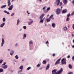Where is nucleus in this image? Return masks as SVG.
I'll list each match as a JSON object with an SVG mask.
<instances>
[{
  "label": "nucleus",
  "mask_w": 74,
  "mask_h": 74,
  "mask_svg": "<svg viewBox=\"0 0 74 74\" xmlns=\"http://www.w3.org/2000/svg\"><path fill=\"white\" fill-rule=\"evenodd\" d=\"M15 58L16 59H18V58H19V57L18 56V55H16L15 56Z\"/></svg>",
  "instance_id": "29"
},
{
  "label": "nucleus",
  "mask_w": 74,
  "mask_h": 74,
  "mask_svg": "<svg viewBox=\"0 0 74 74\" xmlns=\"http://www.w3.org/2000/svg\"><path fill=\"white\" fill-rule=\"evenodd\" d=\"M52 27L55 28V24L54 23H53L52 25Z\"/></svg>",
  "instance_id": "18"
},
{
  "label": "nucleus",
  "mask_w": 74,
  "mask_h": 74,
  "mask_svg": "<svg viewBox=\"0 0 74 74\" xmlns=\"http://www.w3.org/2000/svg\"><path fill=\"white\" fill-rule=\"evenodd\" d=\"M4 39L3 38H2V42L1 45V47H3V45H4Z\"/></svg>",
  "instance_id": "10"
},
{
  "label": "nucleus",
  "mask_w": 74,
  "mask_h": 74,
  "mask_svg": "<svg viewBox=\"0 0 74 74\" xmlns=\"http://www.w3.org/2000/svg\"><path fill=\"white\" fill-rule=\"evenodd\" d=\"M63 68H61L59 70V71H58L56 72V74H61L62 72H63Z\"/></svg>",
  "instance_id": "5"
},
{
  "label": "nucleus",
  "mask_w": 74,
  "mask_h": 74,
  "mask_svg": "<svg viewBox=\"0 0 74 74\" xmlns=\"http://www.w3.org/2000/svg\"><path fill=\"white\" fill-rule=\"evenodd\" d=\"M72 3L73 4H74V0L72 1Z\"/></svg>",
  "instance_id": "47"
},
{
  "label": "nucleus",
  "mask_w": 74,
  "mask_h": 74,
  "mask_svg": "<svg viewBox=\"0 0 74 74\" xmlns=\"http://www.w3.org/2000/svg\"><path fill=\"white\" fill-rule=\"evenodd\" d=\"M29 44H33V42H32V41H31L29 42Z\"/></svg>",
  "instance_id": "34"
},
{
  "label": "nucleus",
  "mask_w": 74,
  "mask_h": 74,
  "mask_svg": "<svg viewBox=\"0 0 74 74\" xmlns=\"http://www.w3.org/2000/svg\"><path fill=\"white\" fill-rule=\"evenodd\" d=\"M3 22H5V18L4 17L3 18Z\"/></svg>",
  "instance_id": "28"
},
{
  "label": "nucleus",
  "mask_w": 74,
  "mask_h": 74,
  "mask_svg": "<svg viewBox=\"0 0 74 74\" xmlns=\"http://www.w3.org/2000/svg\"><path fill=\"white\" fill-rule=\"evenodd\" d=\"M61 8H63V7L61 6Z\"/></svg>",
  "instance_id": "62"
},
{
  "label": "nucleus",
  "mask_w": 74,
  "mask_h": 74,
  "mask_svg": "<svg viewBox=\"0 0 74 74\" xmlns=\"http://www.w3.org/2000/svg\"><path fill=\"white\" fill-rule=\"evenodd\" d=\"M45 15V14H43L40 16L39 19L40 20H41L40 21V23H43V22H44V20H42V19L43 18Z\"/></svg>",
  "instance_id": "1"
},
{
  "label": "nucleus",
  "mask_w": 74,
  "mask_h": 74,
  "mask_svg": "<svg viewBox=\"0 0 74 74\" xmlns=\"http://www.w3.org/2000/svg\"><path fill=\"white\" fill-rule=\"evenodd\" d=\"M4 12H5V13H6L7 14H8V15H9L10 14V13L9 12L7 11L6 10H4Z\"/></svg>",
  "instance_id": "21"
},
{
  "label": "nucleus",
  "mask_w": 74,
  "mask_h": 74,
  "mask_svg": "<svg viewBox=\"0 0 74 74\" xmlns=\"http://www.w3.org/2000/svg\"><path fill=\"white\" fill-rule=\"evenodd\" d=\"M3 71V69H0V72H2Z\"/></svg>",
  "instance_id": "32"
},
{
  "label": "nucleus",
  "mask_w": 74,
  "mask_h": 74,
  "mask_svg": "<svg viewBox=\"0 0 74 74\" xmlns=\"http://www.w3.org/2000/svg\"><path fill=\"white\" fill-rule=\"evenodd\" d=\"M43 10H45V7H44L43 8Z\"/></svg>",
  "instance_id": "49"
},
{
  "label": "nucleus",
  "mask_w": 74,
  "mask_h": 74,
  "mask_svg": "<svg viewBox=\"0 0 74 74\" xmlns=\"http://www.w3.org/2000/svg\"><path fill=\"white\" fill-rule=\"evenodd\" d=\"M50 8H47V11H49V10H50Z\"/></svg>",
  "instance_id": "37"
},
{
  "label": "nucleus",
  "mask_w": 74,
  "mask_h": 74,
  "mask_svg": "<svg viewBox=\"0 0 74 74\" xmlns=\"http://www.w3.org/2000/svg\"><path fill=\"white\" fill-rule=\"evenodd\" d=\"M2 62H3V60H0V63H1Z\"/></svg>",
  "instance_id": "42"
},
{
  "label": "nucleus",
  "mask_w": 74,
  "mask_h": 74,
  "mask_svg": "<svg viewBox=\"0 0 74 74\" xmlns=\"http://www.w3.org/2000/svg\"><path fill=\"white\" fill-rule=\"evenodd\" d=\"M31 21L29 22L28 23V25H31L32 24V22H33V21L32 20H31Z\"/></svg>",
  "instance_id": "13"
},
{
  "label": "nucleus",
  "mask_w": 74,
  "mask_h": 74,
  "mask_svg": "<svg viewBox=\"0 0 74 74\" xmlns=\"http://www.w3.org/2000/svg\"><path fill=\"white\" fill-rule=\"evenodd\" d=\"M23 61V60H22V61Z\"/></svg>",
  "instance_id": "64"
},
{
  "label": "nucleus",
  "mask_w": 74,
  "mask_h": 74,
  "mask_svg": "<svg viewBox=\"0 0 74 74\" xmlns=\"http://www.w3.org/2000/svg\"><path fill=\"white\" fill-rule=\"evenodd\" d=\"M28 15H29V14H30V13L29 12L28 13Z\"/></svg>",
  "instance_id": "59"
},
{
  "label": "nucleus",
  "mask_w": 74,
  "mask_h": 74,
  "mask_svg": "<svg viewBox=\"0 0 74 74\" xmlns=\"http://www.w3.org/2000/svg\"><path fill=\"white\" fill-rule=\"evenodd\" d=\"M69 20V17H67V19H66V21H68Z\"/></svg>",
  "instance_id": "39"
},
{
  "label": "nucleus",
  "mask_w": 74,
  "mask_h": 74,
  "mask_svg": "<svg viewBox=\"0 0 74 74\" xmlns=\"http://www.w3.org/2000/svg\"><path fill=\"white\" fill-rule=\"evenodd\" d=\"M55 56V54H53V56Z\"/></svg>",
  "instance_id": "50"
},
{
  "label": "nucleus",
  "mask_w": 74,
  "mask_h": 74,
  "mask_svg": "<svg viewBox=\"0 0 74 74\" xmlns=\"http://www.w3.org/2000/svg\"><path fill=\"white\" fill-rule=\"evenodd\" d=\"M42 63L44 64H46V63H47V62L45 60H43L42 62Z\"/></svg>",
  "instance_id": "25"
},
{
  "label": "nucleus",
  "mask_w": 74,
  "mask_h": 74,
  "mask_svg": "<svg viewBox=\"0 0 74 74\" xmlns=\"http://www.w3.org/2000/svg\"><path fill=\"white\" fill-rule=\"evenodd\" d=\"M23 28L24 29H26V26H24L23 27Z\"/></svg>",
  "instance_id": "35"
},
{
  "label": "nucleus",
  "mask_w": 74,
  "mask_h": 74,
  "mask_svg": "<svg viewBox=\"0 0 74 74\" xmlns=\"http://www.w3.org/2000/svg\"><path fill=\"white\" fill-rule=\"evenodd\" d=\"M45 18H43V21H44V20H45Z\"/></svg>",
  "instance_id": "61"
},
{
  "label": "nucleus",
  "mask_w": 74,
  "mask_h": 74,
  "mask_svg": "<svg viewBox=\"0 0 74 74\" xmlns=\"http://www.w3.org/2000/svg\"><path fill=\"white\" fill-rule=\"evenodd\" d=\"M23 66H21L20 67L19 69H21V71H20V72H21V71H22V70L23 69Z\"/></svg>",
  "instance_id": "14"
},
{
  "label": "nucleus",
  "mask_w": 74,
  "mask_h": 74,
  "mask_svg": "<svg viewBox=\"0 0 74 74\" xmlns=\"http://www.w3.org/2000/svg\"><path fill=\"white\" fill-rule=\"evenodd\" d=\"M64 31H67V28L66 26L64 27Z\"/></svg>",
  "instance_id": "16"
},
{
  "label": "nucleus",
  "mask_w": 74,
  "mask_h": 74,
  "mask_svg": "<svg viewBox=\"0 0 74 74\" xmlns=\"http://www.w3.org/2000/svg\"><path fill=\"white\" fill-rule=\"evenodd\" d=\"M12 8H13V5H12L10 8H8L9 10H12Z\"/></svg>",
  "instance_id": "11"
},
{
  "label": "nucleus",
  "mask_w": 74,
  "mask_h": 74,
  "mask_svg": "<svg viewBox=\"0 0 74 74\" xmlns=\"http://www.w3.org/2000/svg\"><path fill=\"white\" fill-rule=\"evenodd\" d=\"M23 61V60H22V61Z\"/></svg>",
  "instance_id": "63"
},
{
  "label": "nucleus",
  "mask_w": 74,
  "mask_h": 74,
  "mask_svg": "<svg viewBox=\"0 0 74 74\" xmlns=\"http://www.w3.org/2000/svg\"><path fill=\"white\" fill-rule=\"evenodd\" d=\"M49 42H48V41H47L46 42V44H48Z\"/></svg>",
  "instance_id": "44"
},
{
  "label": "nucleus",
  "mask_w": 74,
  "mask_h": 74,
  "mask_svg": "<svg viewBox=\"0 0 74 74\" xmlns=\"http://www.w3.org/2000/svg\"><path fill=\"white\" fill-rule=\"evenodd\" d=\"M62 64H66V59L65 58H63L61 60Z\"/></svg>",
  "instance_id": "2"
},
{
  "label": "nucleus",
  "mask_w": 74,
  "mask_h": 74,
  "mask_svg": "<svg viewBox=\"0 0 74 74\" xmlns=\"http://www.w3.org/2000/svg\"><path fill=\"white\" fill-rule=\"evenodd\" d=\"M4 25H5V23H3L0 25V27H3L4 26Z\"/></svg>",
  "instance_id": "15"
},
{
  "label": "nucleus",
  "mask_w": 74,
  "mask_h": 74,
  "mask_svg": "<svg viewBox=\"0 0 74 74\" xmlns=\"http://www.w3.org/2000/svg\"><path fill=\"white\" fill-rule=\"evenodd\" d=\"M50 66V65L49 64H48L47 66V67L46 70H48V69L49 68Z\"/></svg>",
  "instance_id": "17"
},
{
  "label": "nucleus",
  "mask_w": 74,
  "mask_h": 74,
  "mask_svg": "<svg viewBox=\"0 0 74 74\" xmlns=\"http://www.w3.org/2000/svg\"><path fill=\"white\" fill-rule=\"evenodd\" d=\"M26 37V34H24L23 37V39H25Z\"/></svg>",
  "instance_id": "22"
},
{
  "label": "nucleus",
  "mask_w": 74,
  "mask_h": 74,
  "mask_svg": "<svg viewBox=\"0 0 74 74\" xmlns=\"http://www.w3.org/2000/svg\"><path fill=\"white\" fill-rule=\"evenodd\" d=\"M72 47L74 48V45L72 46Z\"/></svg>",
  "instance_id": "57"
},
{
  "label": "nucleus",
  "mask_w": 74,
  "mask_h": 74,
  "mask_svg": "<svg viewBox=\"0 0 74 74\" xmlns=\"http://www.w3.org/2000/svg\"><path fill=\"white\" fill-rule=\"evenodd\" d=\"M73 74V72H70L68 73V74Z\"/></svg>",
  "instance_id": "48"
},
{
  "label": "nucleus",
  "mask_w": 74,
  "mask_h": 74,
  "mask_svg": "<svg viewBox=\"0 0 74 74\" xmlns=\"http://www.w3.org/2000/svg\"><path fill=\"white\" fill-rule=\"evenodd\" d=\"M72 27H73V30H74V24L73 25V26H72Z\"/></svg>",
  "instance_id": "45"
},
{
  "label": "nucleus",
  "mask_w": 74,
  "mask_h": 74,
  "mask_svg": "<svg viewBox=\"0 0 74 74\" xmlns=\"http://www.w3.org/2000/svg\"><path fill=\"white\" fill-rule=\"evenodd\" d=\"M67 11V10L66 9H65L62 10V12L63 14H64V13H66Z\"/></svg>",
  "instance_id": "9"
},
{
  "label": "nucleus",
  "mask_w": 74,
  "mask_h": 74,
  "mask_svg": "<svg viewBox=\"0 0 74 74\" xmlns=\"http://www.w3.org/2000/svg\"><path fill=\"white\" fill-rule=\"evenodd\" d=\"M20 22V21L19 19H18L17 21V23L16 24L17 25H18L19 24V23Z\"/></svg>",
  "instance_id": "26"
},
{
  "label": "nucleus",
  "mask_w": 74,
  "mask_h": 74,
  "mask_svg": "<svg viewBox=\"0 0 74 74\" xmlns=\"http://www.w3.org/2000/svg\"><path fill=\"white\" fill-rule=\"evenodd\" d=\"M68 28H70V26H69V25H68Z\"/></svg>",
  "instance_id": "55"
},
{
  "label": "nucleus",
  "mask_w": 74,
  "mask_h": 74,
  "mask_svg": "<svg viewBox=\"0 0 74 74\" xmlns=\"http://www.w3.org/2000/svg\"><path fill=\"white\" fill-rule=\"evenodd\" d=\"M39 1H41H41H41V0H39Z\"/></svg>",
  "instance_id": "58"
},
{
  "label": "nucleus",
  "mask_w": 74,
  "mask_h": 74,
  "mask_svg": "<svg viewBox=\"0 0 74 74\" xmlns=\"http://www.w3.org/2000/svg\"><path fill=\"white\" fill-rule=\"evenodd\" d=\"M6 64V63L5 62L3 64H2V66H3V65H5Z\"/></svg>",
  "instance_id": "40"
},
{
  "label": "nucleus",
  "mask_w": 74,
  "mask_h": 74,
  "mask_svg": "<svg viewBox=\"0 0 74 74\" xmlns=\"http://www.w3.org/2000/svg\"><path fill=\"white\" fill-rule=\"evenodd\" d=\"M72 36H73V37H74V35L73 34H72Z\"/></svg>",
  "instance_id": "53"
},
{
  "label": "nucleus",
  "mask_w": 74,
  "mask_h": 74,
  "mask_svg": "<svg viewBox=\"0 0 74 74\" xmlns=\"http://www.w3.org/2000/svg\"><path fill=\"white\" fill-rule=\"evenodd\" d=\"M70 58V56H68L67 57V58Z\"/></svg>",
  "instance_id": "46"
},
{
  "label": "nucleus",
  "mask_w": 74,
  "mask_h": 74,
  "mask_svg": "<svg viewBox=\"0 0 74 74\" xmlns=\"http://www.w3.org/2000/svg\"><path fill=\"white\" fill-rule=\"evenodd\" d=\"M72 60L73 61H74V56H73L72 57Z\"/></svg>",
  "instance_id": "43"
},
{
  "label": "nucleus",
  "mask_w": 74,
  "mask_h": 74,
  "mask_svg": "<svg viewBox=\"0 0 74 74\" xmlns=\"http://www.w3.org/2000/svg\"><path fill=\"white\" fill-rule=\"evenodd\" d=\"M60 60H61V58H60L56 61L55 63L56 65L60 64Z\"/></svg>",
  "instance_id": "6"
},
{
  "label": "nucleus",
  "mask_w": 74,
  "mask_h": 74,
  "mask_svg": "<svg viewBox=\"0 0 74 74\" xmlns=\"http://www.w3.org/2000/svg\"><path fill=\"white\" fill-rule=\"evenodd\" d=\"M64 3L66 4L67 3V0H63Z\"/></svg>",
  "instance_id": "12"
},
{
  "label": "nucleus",
  "mask_w": 74,
  "mask_h": 74,
  "mask_svg": "<svg viewBox=\"0 0 74 74\" xmlns=\"http://www.w3.org/2000/svg\"><path fill=\"white\" fill-rule=\"evenodd\" d=\"M69 67L70 69H72V66L71 64H69Z\"/></svg>",
  "instance_id": "19"
},
{
  "label": "nucleus",
  "mask_w": 74,
  "mask_h": 74,
  "mask_svg": "<svg viewBox=\"0 0 74 74\" xmlns=\"http://www.w3.org/2000/svg\"><path fill=\"white\" fill-rule=\"evenodd\" d=\"M13 54H14V51L12 50L10 52V55H13Z\"/></svg>",
  "instance_id": "20"
},
{
  "label": "nucleus",
  "mask_w": 74,
  "mask_h": 74,
  "mask_svg": "<svg viewBox=\"0 0 74 74\" xmlns=\"http://www.w3.org/2000/svg\"><path fill=\"white\" fill-rule=\"evenodd\" d=\"M13 72V71L12 70L10 71V73H12Z\"/></svg>",
  "instance_id": "52"
},
{
  "label": "nucleus",
  "mask_w": 74,
  "mask_h": 74,
  "mask_svg": "<svg viewBox=\"0 0 74 74\" xmlns=\"http://www.w3.org/2000/svg\"><path fill=\"white\" fill-rule=\"evenodd\" d=\"M8 51H10V49H8Z\"/></svg>",
  "instance_id": "56"
},
{
  "label": "nucleus",
  "mask_w": 74,
  "mask_h": 74,
  "mask_svg": "<svg viewBox=\"0 0 74 74\" xmlns=\"http://www.w3.org/2000/svg\"><path fill=\"white\" fill-rule=\"evenodd\" d=\"M14 14H15V13H12L11 15V16H13V15H14Z\"/></svg>",
  "instance_id": "38"
},
{
  "label": "nucleus",
  "mask_w": 74,
  "mask_h": 74,
  "mask_svg": "<svg viewBox=\"0 0 74 74\" xmlns=\"http://www.w3.org/2000/svg\"><path fill=\"white\" fill-rule=\"evenodd\" d=\"M3 69H7V65H4L3 66Z\"/></svg>",
  "instance_id": "27"
},
{
  "label": "nucleus",
  "mask_w": 74,
  "mask_h": 74,
  "mask_svg": "<svg viewBox=\"0 0 74 74\" xmlns=\"http://www.w3.org/2000/svg\"><path fill=\"white\" fill-rule=\"evenodd\" d=\"M11 0H8V7H10L11 6Z\"/></svg>",
  "instance_id": "8"
},
{
  "label": "nucleus",
  "mask_w": 74,
  "mask_h": 74,
  "mask_svg": "<svg viewBox=\"0 0 74 74\" xmlns=\"http://www.w3.org/2000/svg\"><path fill=\"white\" fill-rule=\"evenodd\" d=\"M47 22H50V21H51V18H47Z\"/></svg>",
  "instance_id": "23"
},
{
  "label": "nucleus",
  "mask_w": 74,
  "mask_h": 74,
  "mask_svg": "<svg viewBox=\"0 0 74 74\" xmlns=\"http://www.w3.org/2000/svg\"><path fill=\"white\" fill-rule=\"evenodd\" d=\"M53 15L52 14L51 15L50 17L49 18L50 19H51V18H53Z\"/></svg>",
  "instance_id": "30"
},
{
  "label": "nucleus",
  "mask_w": 74,
  "mask_h": 74,
  "mask_svg": "<svg viewBox=\"0 0 74 74\" xmlns=\"http://www.w3.org/2000/svg\"><path fill=\"white\" fill-rule=\"evenodd\" d=\"M18 45V44L16 43L15 45V46H17Z\"/></svg>",
  "instance_id": "51"
},
{
  "label": "nucleus",
  "mask_w": 74,
  "mask_h": 74,
  "mask_svg": "<svg viewBox=\"0 0 74 74\" xmlns=\"http://www.w3.org/2000/svg\"><path fill=\"white\" fill-rule=\"evenodd\" d=\"M52 18L53 20V19H54V18H53V17H52Z\"/></svg>",
  "instance_id": "54"
},
{
  "label": "nucleus",
  "mask_w": 74,
  "mask_h": 74,
  "mask_svg": "<svg viewBox=\"0 0 74 74\" xmlns=\"http://www.w3.org/2000/svg\"><path fill=\"white\" fill-rule=\"evenodd\" d=\"M31 69V67H29L27 69V70H30V69Z\"/></svg>",
  "instance_id": "31"
},
{
  "label": "nucleus",
  "mask_w": 74,
  "mask_h": 74,
  "mask_svg": "<svg viewBox=\"0 0 74 74\" xmlns=\"http://www.w3.org/2000/svg\"><path fill=\"white\" fill-rule=\"evenodd\" d=\"M70 16V14H68L67 15V16L68 17H69V16Z\"/></svg>",
  "instance_id": "36"
},
{
  "label": "nucleus",
  "mask_w": 74,
  "mask_h": 74,
  "mask_svg": "<svg viewBox=\"0 0 74 74\" xmlns=\"http://www.w3.org/2000/svg\"><path fill=\"white\" fill-rule=\"evenodd\" d=\"M56 13L57 15H59L61 13V9L59 8H57L56 10Z\"/></svg>",
  "instance_id": "3"
},
{
  "label": "nucleus",
  "mask_w": 74,
  "mask_h": 74,
  "mask_svg": "<svg viewBox=\"0 0 74 74\" xmlns=\"http://www.w3.org/2000/svg\"><path fill=\"white\" fill-rule=\"evenodd\" d=\"M56 3H58L57 5V6H58L59 5H60V6H62V2H60V0H56Z\"/></svg>",
  "instance_id": "4"
},
{
  "label": "nucleus",
  "mask_w": 74,
  "mask_h": 74,
  "mask_svg": "<svg viewBox=\"0 0 74 74\" xmlns=\"http://www.w3.org/2000/svg\"><path fill=\"white\" fill-rule=\"evenodd\" d=\"M57 71V70L56 69H54V70H53L52 71V74H57L56 73V71Z\"/></svg>",
  "instance_id": "7"
},
{
  "label": "nucleus",
  "mask_w": 74,
  "mask_h": 74,
  "mask_svg": "<svg viewBox=\"0 0 74 74\" xmlns=\"http://www.w3.org/2000/svg\"><path fill=\"white\" fill-rule=\"evenodd\" d=\"M6 7V5H2V6L1 7V8L3 9V8H5V7Z\"/></svg>",
  "instance_id": "24"
},
{
  "label": "nucleus",
  "mask_w": 74,
  "mask_h": 74,
  "mask_svg": "<svg viewBox=\"0 0 74 74\" xmlns=\"http://www.w3.org/2000/svg\"><path fill=\"white\" fill-rule=\"evenodd\" d=\"M27 13H28V11H27Z\"/></svg>",
  "instance_id": "60"
},
{
  "label": "nucleus",
  "mask_w": 74,
  "mask_h": 74,
  "mask_svg": "<svg viewBox=\"0 0 74 74\" xmlns=\"http://www.w3.org/2000/svg\"><path fill=\"white\" fill-rule=\"evenodd\" d=\"M37 67H40V64H38L37 65Z\"/></svg>",
  "instance_id": "41"
},
{
  "label": "nucleus",
  "mask_w": 74,
  "mask_h": 74,
  "mask_svg": "<svg viewBox=\"0 0 74 74\" xmlns=\"http://www.w3.org/2000/svg\"><path fill=\"white\" fill-rule=\"evenodd\" d=\"M44 12H45L46 13H47V12H48V11H47V10H44Z\"/></svg>",
  "instance_id": "33"
}]
</instances>
